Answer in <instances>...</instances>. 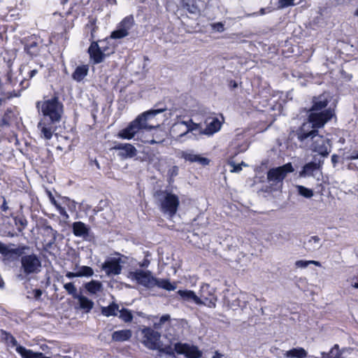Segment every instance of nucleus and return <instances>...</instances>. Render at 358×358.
<instances>
[{"instance_id": "obj_1", "label": "nucleus", "mask_w": 358, "mask_h": 358, "mask_svg": "<svg viewBox=\"0 0 358 358\" xmlns=\"http://www.w3.org/2000/svg\"><path fill=\"white\" fill-rule=\"evenodd\" d=\"M329 100L325 94L313 97L307 121L296 131L297 138L300 141H305L308 135L315 133V130H310L311 128H322L334 117V110L326 109Z\"/></svg>"}, {"instance_id": "obj_2", "label": "nucleus", "mask_w": 358, "mask_h": 358, "mask_svg": "<svg viewBox=\"0 0 358 358\" xmlns=\"http://www.w3.org/2000/svg\"><path fill=\"white\" fill-rule=\"evenodd\" d=\"M142 334L143 345L150 350H157L169 355H173L176 352L184 355L187 358H200L202 355L201 351L194 345L176 343L173 348L171 345L164 344L160 341V334L150 328L143 329Z\"/></svg>"}, {"instance_id": "obj_3", "label": "nucleus", "mask_w": 358, "mask_h": 358, "mask_svg": "<svg viewBox=\"0 0 358 358\" xmlns=\"http://www.w3.org/2000/svg\"><path fill=\"white\" fill-rule=\"evenodd\" d=\"M127 277L137 285L147 289L157 287L167 291H173L177 287L175 282L172 283L167 279L157 278L152 275L150 271L136 269L134 271L129 272Z\"/></svg>"}, {"instance_id": "obj_4", "label": "nucleus", "mask_w": 358, "mask_h": 358, "mask_svg": "<svg viewBox=\"0 0 358 358\" xmlns=\"http://www.w3.org/2000/svg\"><path fill=\"white\" fill-rule=\"evenodd\" d=\"M164 110L162 109L152 110L138 115L134 121L130 122L126 128L118 132L117 137L122 139L130 140L141 130L153 128L154 126L148 123L150 118Z\"/></svg>"}, {"instance_id": "obj_5", "label": "nucleus", "mask_w": 358, "mask_h": 358, "mask_svg": "<svg viewBox=\"0 0 358 358\" xmlns=\"http://www.w3.org/2000/svg\"><path fill=\"white\" fill-rule=\"evenodd\" d=\"M36 107L43 115V118H48V120L56 122L61 120L63 114V104L57 97L54 96L43 101H38Z\"/></svg>"}, {"instance_id": "obj_6", "label": "nucleus", "mask_w": 358, "mask_h": 358, "mask_svg": "<svg viewBox=\"0 0 358 358\" xmlns=\"http://www.w3.org/2000/svg\"><path fill=\"white\" fill-rule=\"evenodd\" d=\"M155 196L160 203L161 211L173 217L176 213L180 203L178 196L167 191H158Z\"/></svg>"}, {"instance_id": "obj_7", "label": "nucleus", "mask_w": 358, "mask_h": 358, "mask_svg": "<svg viewBox=\"0 0 358 358\" xmlns=\"http://www.w3.org/2000/svg\"><path fill=\"white\" fill-rule=\"evenodd\" d=\"M113 52L114 47L110 43L108 38L92 43L88 49L90 58L94 64L102 62L106 56Z\"/></svg>"}, {"instance_id": "obj_8", "label": "nucleus", "mask_w": 358, "mask_h": 358, "mask_svg": "<svg viewBox=\"0 0 358 358\" xmlns=\"http://www.w3.org/2000/svg\"><path fill=\"white\" fill-rule=\"evenodd\" d=\"M20 264V273L18 278L21 280L24 277L39 273L42 267L40 258L35 254L22 256Z\"/></svg>"}, {"instance_id": "obj_9", "label": "nucleus", "mask_w": 358, "mask_h": 358, "mask_svg": "<svg viewBox=\"0 0 358 358\" xmlns=\"http://www.w3.org/2000/svg\"><path fill=\"white\" fill-rule=\"evenodd\" d=\"M294 171L291 163H287L283 166L271 169L267 172L266 179L271 186H275L276 189L282 186L283 180L289 173Z\"/></svg>"}, {"instance_id": "obj_10", "label": "nucleus", "mask_w": 358, "mask_h": 358, "mask_svg": "<svg viewBox=\"0 0 358 358\" xmlns=\"http://www.w3.org/2000/svg\"><path fill=\"white\" fill-rule=\"evenodd\" d=\"M318 128H311L310 130H315V133L308 135L306 139L311 138L313 143L310 145L311 150L318 153L322 157H327L331 152V145L330 140L323 136L318 135Z\"/></svg>"}, {"instance_id": "obj_11", "label": "nucleus", "mask_w": 358, "mask_h": 358, "mask_svg": "<svg viewBox=\"0 0 358 358\" xmlns=\"http://www.w3.org/2000/svg\"><path fill=\"white\" fill-rule=\"evenodd\" d=\"M187 324V322L183 320H172L170 322L169 327L166 330L165 336L170 341V344L174 347L173 343L178 341L184 335V329Z\"/></svg>"}, {"instance_id": "obj_12", "label": "nucleus", "mask_w": 358, "mask_h": 358, "mask_svg": "<svg viewBox=\"0 0 358 358\" xmlns=\"http://www.w3.org/2000/svg\"><path fill=\"white\" fill-rule=\"evenodd\" d=\"M214 292V289L210 287L209 285H203L200 289V296H199L201 301L199 305H205L209 308H215L217 299Z\"/></svg>"}, {"instance_id": "obj_13", "label": "nucleus", "mask_w": 358, "mask_h": 358, "mask_svg": "<svg viewBox=\"0 0 358 358\" xmlns=\"http://www.w3.org/2000/svg\"><path fill=\"white\" fill-rule=\"evenodd\" d=\"M56 122L48 120V118H42L38 124L40 136L45 140H50L56 131Z\"/></svg>"}, {"instance_id": "obj_14", "label": "nucleus", "mask_w": 358, "mask_h": 358, "mask_svg": "<svg viewBox=\"0 0 358 358\" xmlns=\"http://www.w3.org/2000/svg\"><path fill=\"white\" fill-rule=\"evenodd\" d=\"M120 258L112 257L107 259L101 266V269L108 276L119 275L122 271Z\"/></svg>"}, {"instance_id": "obj_15", "label": "nucleus", "mask_w": 358, "mask_h": 358, "mask_svg": "<svg viewBox=\"0 0 358 358\" xmlns=\"http://www.w3.org/2000/svg\"><path fill=\"white\" fill-rule=\"evenodd\" d=\"M27 246H20L17 248H10L3 243L0 242V253L8 259H14V256H22L25 250H27Z\"/></svg>"}, {"instance_id": "obj_16", "label": "nucleus", "mask_w": 358, "mask_h": 358, "mask_svg": "<svg viewBox=\"0 0 358 358\" xmlns=\"http://www.w3.org/2000/svg\"><path fill=\"white\" fill-rule=\"evenodd\" d=\"M178 156L184 159L185 161L189 162L191 163L197 162L203 166L208 165L210 162L208 158L195 154L192 150L180 151L178 152Z\"/></svg>"}, {"instance_id": "obj_17", "label": "nucleus", "mask_w": 358, "mask_h": 358, "mask_svg": "<svg viewBox=\"0 0 358 358\" xmlns=\"http://www.w3.org/2000/svg\"><path fill=\"white\" fill-rule=\"evenodd\" d=\"M114 149L119 150V156L124 159L132 158L137 154L136 148L129 143H118L114 147Z\"/></svg>"}, {"instance_id": "obj_18", "label": "nucleus", "mask_w": 358, "mask_h": 358, "mask_svg": "<svg viewBox=\"0 0 358 358\" xmlns=\"http://www.w3.org/2000/svg\"><path fill=\"white\" fill-rule=\"evenodd\" d=\"M186 128L187 126L185 121H178L171 127L170 133L174 138H176V140L178 141L181 137L187 134Z\"/></svg>"}, {"instance_id": "obj_19", "label": "nucleus", "mask_w": 358, "mask_h": 358, "mask_svg": "<svg viewBox=\"0 0 358 358\" xmlns=\"http://www.w3.org/2000/svg\"><path fill=\"white\" fill-rule=\"evenodd\" d=\"M84 287L87 292L92 295H97L102 292L103 287L102 283L99 280H92L84 284Z\"/></svg>"}, {"instance_id": "obj_20", "label": "nucleus", "mask_w": 358, "mask_h": 358, "mask_svg": "<svg viewBox=\"0 0 358 358\" xmlns=\"http://www.w3.org/2000/svg\"><path fill=\"white\" fill-rule=\"evenodd\" d=\"M210 121L207 122L206 129L201 133L206 135H213L215 132L218 131L222 126L221 122L215 117L209 119Z\"/></svg>"}, {"instance_id": "obj_21", "label": "nucleus", "mask_w": 358, "mask_h": 358, "mask_svg": "<svg viewBox=\"0 0 358 358\" xmlns=\"http://www.w3.org/2000/svg\"><path fill=\"white\" fill-rule=\"evenodd\" d=\"M73 232L76 236L86 237L89 234L90 227L82 222H76L72 225Z\"/></svg>"}, {"instance_id": "obj_22", "label": "nucleus", "mask_w": 358, "mask_h": 358, "mask_svg": "<svg viewBox=\"0 0 358 358\" xmlns=\"http://www.w3.org/2000/svg\"><path fill=\"white\" fill-rule=\"evenodd\" d=\"M132 336L129 329L115 331L112 334V340L115 342H124L128 341Z\"/></svg>"}, {"instance_id": "obj_23", "label": "nucleus", "mask_w": 358, "mask_h": 358, "mask_svg": "<svg viewBox=\"0 0 358 358\" xmlns=\"http://www.w3.org/2000/svg\"><path fill=\"white\" fill-rule=\"evenodd\" d=\"M177 293L184 300L193 301L197 305L201 303L200 298L192 290H178Z\"/></svg>"}, {"instance_id": "obj_24", "label": "nucleus", "mask_w": 358, "mask_h": 358, "mask_svg": "<svg viewBox=\"0 0 358 358\" xmlns=\"http://www.w3.org/2000/svg\"><path fill=\"white\" fill-rule=\"evenodd\" d=\"M283 356L286 358H306L307 352L302 348H293L286 351Z\"/></svg>"}, {"instance_id": "obj_25", "label": "nucleus", "mask_w": 358, "mask_h": 358, "mask_svg": "<svg viewBox=\"0 0 358 358\" xmlns=\"http://www.w3.org/2000/svg\"><path fill=\"white\" fill-rule=\"evenodd\" d=\"M74 270L76 271L78 278H90L94 273L93 268L88 266H79L78 264H76Z\"/></svg>"}, {"instance_id": "obj_26", "label": "nucleus", "mask_w": 358, "mask_h": 358, "mask_svg": "<svg viewBox=\"0 0 358 358\" xmlns=\"http://www.w3.org/2000/svg\"><path fill=\"white\" fill-rule=\"evenodd\" d=\"M118 311H120L119 306L115 302L108 306L101 307V313L106 317L116 316Z\"/></svg>"}, {"instance_id": "obj_27", "label": "nucleus", "mask_w": 358, "mask_h": 358, "mask_svg": "<svg viewBox=\"0 0 358 358\" xmlns=\"http://www.w3.org/2000/svg\"><path fill=\"white\" fill-rule=\"evenodd\" d=\"M76 299L79 303L80 308L87 313L90 312L94 307V302L85 296L80 294Z\"/></svg>"}, {"instance_id": "obj_28", "label": "nucleus", "mask_w": 358, "mask_h": 358, "mask_svg": "<svg viewBox=\"0 0 358 358\" xmlns=\"http://www.w3.org/2000/svg\"><path fill=\"white\" fill-rule=\"evenodd\" d=\"M88 70L87 65L79 66L76 69L72 77L76 81H81L87 75Z\"/></svg>"}, {"instance_id": "obj_29", "label": "nucleus", "mask_w": 358, "mask_h": 358, "mask_svg": "<svg viewBox=\"0 0 358 358\" xmlns=\"http://www.w3.org/2000/svg\"><path fill=\"white\" fill-rule=\"evenodd\" d=\"M44 232L46 236H50V239L48 241L45 240L46 242V246L48 248H51L56 241L57 232L49 226L44 229Z\"/></svg>"}, {"instance_id": "obj_30", "label": "nucleus", "mask_w": 358, "mask_h": 358, "mask_svg": "<svg viewBox=\"0 0 358 358\" xmlns=\"http://www.w3.org/2000/svg\"><path fill=\"white\" fill-rule=\"evenodd\" d=\"M44 232L46 236H50V239L48 241L45 240L46 242V246L48 248H51L56 241L57 232L49 226L44 229Z\"/></svg>"}, {"instance_id": "obj_31", "label": "nucleus", "mask_w": 358, "mask_h": 358, "mask_svg": "<svg viewBox=\"0 0 358 358\" xmlns=\"http://www.w3.org/2000/svg\"><path fill=\"white\" fill-rule=\"evenodd\" d=\"M319 169V165L315 162H310L306 164L303 170L300 172V176L305 177L307 176H310L313 173Z\"/></svg>"}, {"instance_id": "obj_32", "label": "nucleus", "mask_w": 358, "mask_h": 358, "mask_svg": "<svg viewBox=\"0 0 358 358\" xmlns=\"http://www.w3.org/2000/svg\"><path fill=\"white\" fill-rule=\"evenodd\" d=\"M48 194L51 203L55 206L59 214L66 217V218L69 217V215L65 208H63L59 203L57 202L51 192L48 191Z\"/></svg>"}, {"instance_id": "obj_33", "label": "nucleus", "mask_w": 358, "mask_h": 358, "mask_svg": "<svg viewBox=\"0 0 358 358\" xmlns=\"http://www.w3.org/2000/svg\"><path fill=\"white\" fill-rule=\"evenodd\" d=\"M310 264L321 266L320 262L315 260H298L294 263L295 266L299 268H305Z\"/></svg>"}, {"instance_id": "obj_34", "label": "nucleus", "mask_w": 358, "mask_h": 358, "mask_svg": "<svg viewBox=\"0 0 358 358\" xmlns=\"http://www.w3.org/2000/svg\"><path fill=\"white\" fill-rule=\"evenodd\" d=\"M195 1L189 0L185 3V8L192 14H199L200 12L199 6L194 3Z\"/></svg>"}, {"instance_id": "obj_35", "label": "nucleus", "mask_w": 358, "mask_h": 358, "mask_svg": "<svg viewBox=\"0 0 358 358\" xmlns=\"http://www.w3.org/2000/svg\"><path fill=\"white\" fill-rule=\"evenodd\" d=\"M118 313H120L119 317L124 322H129L133 320V315L128 309L122 308Z\"/></svg>"}, {"instance_id": "obj_36", "label": "nucleus", "mask_w": 358, "mask_h": 358, "mask_svg": "<svg viewBox=\"0 0 358 358\" xmlns=\"http://www.w3.org/2000/svg\"><path fill=\"white\" fill-rule=\"evenodd\" d=\"M64 288L67 293L73 296L74 299H76L80 294L77 293L76 287L73 282H68L64 285Z\"/></svg>"}, {"instance_id": "obj_37", "label": "nucleus", "mask_w": 358, "mask_h": 358, "mask_svg": "<svg viewBox=\"0 0 358 358\" xmlns=\"http://www.w3.org/2000/svg\"><path fill=\"white\" fill-rule=\"evenodd\" d=\"M298 193L305 197V198H311L313 196V191L310 189L306 188L302 185H296V186Z\"/></svg>"}, {"instance_id": "obj_38", "label": "nucleus", "mask_w": 358, "mask_h": 358, "mask_svg": "<svg viewBox=\"0 0 358 358\" xmlns=\"http://www.w3.org/2000/svg\"><path fill=\"white\" fill-rule=\"evenodd\" d=\"M129 32L125 29L120 27L118 29L111 33L110 38L114 39L122 38L127 36Z\"/></svg>"}, {"instance_id": "obj_39", "label": "nucleus", "mask_w": 358, "mask_h": 358, "mask_svg": "<svg viewBox=\"0 0 358 358\" xmlns=\"http://www.w3.org/2000/svg\"><path fill=\"white\" fill-rule=\"evenodd\" d=\"M134 24V18L131 16L126 17L123 20L120 22V27L122 29H125L127 31L130 29Z\"/></svg>"}, {"instance_id": "obj_40", "label": "nucleus", "mask_w": 358, "mask_h": 358, "mask_svg": "<svg viewBox=\"0 0 358 358\" xmlns=\"http://www.w3.org/2000/svg\"><path fill=\"white\" fill-rule=\"evenodd\" d=\"M210 29L213 32L222 33L224 31V24L222 22H214L210 24Z\"/></svg>"}, {"instance_id": "obj_41", "label": "nucleus", "mask_w": 358, "mask_h": 358, "mask_svg": "<svg viewBox=\"0 0 358 358\" xmlns=\"http://www.w3.org/2000/svg\"><path fill=\"white\" fill-rule=\"evenodd\" d=\"M322 358H343L341 355L338 352V345H335L334 348L330 351L329 355H324L323 354Z\"/></svg>"}, {"instance_id": "obj_42", "label": "nucleus", "mask_w": 358, "mask_h": 358, "mask_svg": "<svg viewBox=\"0 0 358 358\" xmlns=\"http://www.w3.org/2000/svg\"><path fill=\"white\" fill-rule=\"evenodd\" d=\"M308 244L310 245L313 249H317L321 247L320 238L317 236H311L308 241Z\"/></svg>"}, {"instance_id": "obj_43", "label": "nucleus", "mask_w": 358, "mask_h": 358, "mask_svg": "<svg viewBox=\"0 0 358 358\" xmlns=\"http://www.w3.org/2000/svg\"><path fill=\"white\" fill-rule=\"evenodd\" d=\"M15 223L19 231H22L27 226V220L22 217H15Z\"/></svg>"}, {"instance_id": "obj_44", "label": "nucleus", "mask_w": 358, "mask_h": 358, "mask_svg": "<svg viewBox=\"0 0 358 358\" xmlns=\"http://www.w3.org/2000/svg\"><path fill=\"white\" fill-rule=\"evenodd\" d=\"M185 124L187 126L186 130L187 134L190 131L198 129L200 127L199 124L194 123L192 120L185 121Z\"/></svg>"}, {"instance_id": "obj_45", "label": "nucleus", "mask_w": 358, "mask_h": 358, "mask_svg": "<svg viewBox=\"0 0 358 358\" xmlns=\"http://www.w3.org/2000/svg\"><path fill=\"white\" fill-rule=\"evenodd\" d=\"M171 321V320L169 315H164L160 317L159 322L155 324V326L156 328H162L165 322H170Z\"/></svg>"}, {"instance_id": "obj_46", "label": "nucleus", "mask_w": 358, "mask_h": 358, "mask_svg": "<svg viewBox=\"0 0 358 358\" xmlns=\"http://www.w3.org/2000/svg\"><path fill=\"white\" fill-rule=\"evenodd\" d=\"M296 0H278V7L280 8L294 6Z\"/></svg>"}, {"instance_id": "obj_47", "label": "nucleus", "mask_w": 358, "mask_h": 358, "mask_svg": "<svg viewBox=\"0 0 358 358\" xmlns=\"http://www.w3.org/2000/svg\"><path fill=\"white\" fill-rule=\"evenodd\" d=\"M66 277L68 278L69 279H71V278H78V275H77V273H76V271L75 272L68 271L66 273Z\"/></svg>"}, {"instance_id": "obj_48", "label": "nucleus", "mask_w": 358, "mask_h": 358, "mask_svg": "<svg viewBox=\"0 0 358 358\" xmlns=\"http://www.w3.org/2000/svg\"><path fill=\"white\" fill-rule=\"evenodd\" d=\"M178 172V168L176 166H173L172 169L170 170V173L172 177L177 176Z\"/></svg>"}, {"instance_id": "obj_49", "label": "nucleus", "mask_w": 358, "mask_h": 358, "mask_svg": "<svg viewBox=\"0 0 358 358\" xmlns=\"http://www.w3.org/2000/svg\"><path fill=\"white\" fill-rule=\"evenodd\" d=\"M348 159L353 160V159H358V150L357 151H353L350 156L348 157Z\"/></svg>"}, {"instance_id": "obj_50", "label": "nucleus", "mask_w": 358, "mask_h": 358, "mask_svg": "<svg viewBox=\"0 0 358 358\" xmlns=\"http://www.w3.org/2000/svg\"><path fill=\"white\" fill-rule=\"evenodd\" d=\"M34 297L36 299H38L42 295V291L39 289L34 290Z\"/></svg>"}, {"instance_id": "obj_51", "label": "nucleus", "mask_w": 358, "mask_h": 358, "mask_svg": "<svg viewBox=\"0 0 358 358\" xmlns=\"http://www.w3.org/2000/svg\"><path fill=\"white\" fill-rule=\"evenodd\" d=\"M338 159H339V157L336 155H333L331 156V162L334 164V166H335L336 165V164L338 163Z\"/></svg>"}, {"instance_id": "obj_52", "label": "nucleus", "mask_w": 358, "mask_h": 358, "mask_svg": "<svg viewBox=\"0 0 358 358\" xmlns=\"http://www.w3.org/2000/svg\"><path fill=\"white\" fill-rule=\"evenodd\" d=\"M233 171L234 172H238L241 170V164H233Z\"/></svg>"}, {"instance_id": "obj_53", "label": "nucleus", "mask_w": 358, "mask_h": 358, "mask_svg": "<svg viewBox=\"0 0 358 358\" xmlns=\"http://www.w3.org/2000/svg\"><path fill=\"white\" fill-rule=\"evenodd\" d=\"M164 141V139H159V140H155V139H152L150 141H148L149 143L150 144H155V143H161Z\"/></svg>"}, {"instance_id": "obj_54", "label": "nucleus", "mask_w": 358, "mask_h": 358, "mask_svg": "<svg viewBox=\"0 0 358 358\" xmlns=\"http://www.w3.org/2000/svg\"><path fill=\"white\" fill-rule=\"evenodd\" d=\"M148 159L150 162H154L155 159H159L158 157H157L155 155H153L152 156H149Z\"/></svg>"}, {"instance_id": "obj_55", "label": "nucleus", "mask_w": 358, "mask_h": 358, "mask_svg": "<svg viewBox=\"0 0 358 358\" xmlns=\"http://www.w3.org/2000/svg\"><path fill=\"white\" fill-rule=\"evenodd\" d=\"M1 208L3 211H6L8 208L6 200L4 199L3 204L1 206Z\"/></svg>"}, {"instance_id": "obj_56", "label": "nucleus", "mask_w": 358, "mask_h": 358, "mask_svg": "<svg viewBox=\"0 0 358 358\" xmlns=\"http://www.w3.org/2000/svg\"><path fill=\"white\" fill-rule=\"evenodd\" d=\"M37 71L36 70H32L31 72H30V77H33L36 73Z\"/></svg>"}, {"instance_id": "obj_57", "label": "nucleus", "mask_w": 358, "mask_h": 358, "mask_svg": "<svg viewBox=\"0 0 358 358\" xmlns=\"http://www.w3.org/2000/svg\"><path fill=\"white\" fill-rule=\"evenodd\" d=\"M4 285V282L3 280L0 278V287H3Z\"/></svg>"}, {"instance_id": "obj_58", "label": "nucleus", "mask_w": 358, "mask_h": 358, "mask_svg": "<svg viewBox=\"0 0 358 358\" xmlns=\"http://www.w3.org/2000/svg\"><path fill=\"white\" fill-rule=\"evenodd\" d=\"M353 287L356 289H358V282H356L355 283V285H353Z\"/></svg>"}, {"instance_id": "obj_59", "label": "nucleus", "mask_w": 358, "mask_h": 358, "mask_svg": "<svg viewBox=\"0 0 358 358\" xmlns=\"http://www.w3.org/2000/svg\"><path fill=\"white\" fill-rule=\"evenodd\" d=\"M95 164H96V166H97V168L99 169V164L96 161H95Z\"/></svg>"}, {"instance_id": "obj_60", "label": "nucleus", "mask_w": 358, "mask_h": 358, "mask_svg": "<svg viewBox=\"0 0 358 358\" xmlns=\"http://www.w3.org/2000/svg\"><path fill=\"white\" fill-rule=\"evenodd\" d=\"M355 15L358 16V9L355 11Z\"/></svg>"}, {"instance_id": "obj_61", "label": "nucleus", "mask_w": 358, "mask_h": 358, "mask_svg": "<svg viewBox=\"0 0 358 358\" xmlns=\"http://www.w3.org/2000/svg\"><path fill=\"white\" fill-rule=\"evenodd\" d=\"M241 164V166H242V165H243V166H246V164H244L243 162H242Z\"/></svg>"}, {"instance_id": "obj_62", "label": "nucleus", "mask_w": 358, "mask_h": 358, "mask_svg": "<svg viewBox=\"0 0 358 358\" xmlns=\"http://www.w3.org/2000/svg\"><path fill=\"white\" fill-rule=\"evenodd\" d=\"M261 13H264V10L263 9L261 10Z\"/></svg>"}, {"instance_id": "obj_63", "label": "nucleus", "mask_w": 358, "mask_h": 358, "mask_svg": "<svg viewBox=\"0 0 358 358\" xmlns=\"http://www.w3.org/2000/svg\"><path fill=\"white\" fill-rule=\"evenodd\" d=\"M2 99H0V105L1 104Z\"/></svg>"}, {"instance_id": "obj_64", "label": "nucleus", "mask_w": 358, "mask_h": 358, "mask_svg": "<svg viewBox=\"0 0 358 358\" xmlns=\"http://www.w3.org/2000/svg\"><path fill=\"white\" fill-rule=\"evenodd\" d=\"M214 358H219V357H214Z\"/></svg>"}]
</instances>
